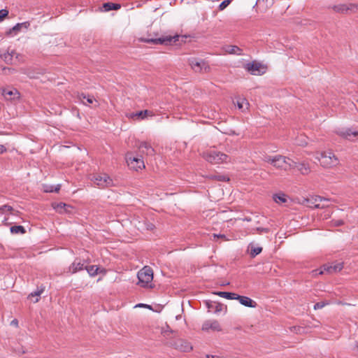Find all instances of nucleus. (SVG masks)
I'll list each match as a JSON object with an SVG mask.
<instances>
[{
    "label": "nucleus",
    "instance_id": "f257e3e1",
    "mask_svg": "<svg viewBox=\"0 0 358 358\" xmlns=\"http://www.w3.org/2000/svg\"><path fill=\"white\" fill-rule=\"evenodd\" d=\"M315 158L320 162L322 166L327 169L334 167L339 164L338 159L330 150L317 153Z\"/></svg>",
    "mask_w": 358,
    "mask_h": 358
},
{
    "label": "nucleus",
    "instance_id": "f03ea898",
    "mask_svg": "<svg viewBox=\"0 0 358 358\" xmlns=\"http://www.w3.org/2000/svg\"><path fill=\"white\" fill-rule=\"evenodd\" d=\"M180 36L176 34L174 36L166 35L162 36L160 37L155 38H143L141 37L138 40L141 42L151 43L153 45H169L175 44L179 38Z\"/></svg>",
    "mask_w": 358,
    "mask_h": 358
},
{
    "label": "nucleus",
    "instance_id": "7ed1b4c3",
    "mask_svg": "<svg viewBox=\"0 0 358 358\" xmlns=\"http://www.w3.org/2000/svg\"><path fill=\"white\" fill-rule=\"evenodd\" d=\"M188 64L195 73H206L210 72V67L208 63L204 59L190 57L187 59Z\"/></svg>",
    "mask_w": 358,
    "mask_h": 358
},
{
    "label": "nucleus",
    "instance_id": "20e7f679",
    "mask_svg": "<svg viewBox=\"0 0 358 358\" xmlns=\"http://www.w3.org/2000/svg\"><path fill=\"white\" fill-rule=\"evenodd\" d=\"M203 157L206 161L211 164L227 162L229 159L228 155L215 150H209L204 152Z\"/></svg>",
    "mask_w": 358,
    "mask_h": 358
},
{
    "label": "nucleus",
    "instance_id": "39448f33",
    "mask_svg": "<svg viewBox=\"0 0 358 358\" xmlns=\"http://www.w3.org/2000/svg\"><path fill=\"white\" fill-rule=\"evenodd\" d=\"M138 284L142 287H148L153 279V272L150 267L144 266L138 273Z\"/></svg>",
    "mask_w": 358,
    "mask_h": 358
},
{
    "label": "nucleus",
    "instance_id": "423d86ee",
    "mask_svg": "<svg viewBox=\"0 0 358 358\" xmlns=\"http://www.w3.org/2000/svg\"><path fill=\"white\" fill-rule=\"evenodd\" d=\"M244 68L250 73L255 76L263 75L266 71V67L257 61L246 64Z\"/></svg>",
    "mask_w": 358,
    "mask_h": 358
},
{
    "label": "nucleus",
    "instance_id": "0eeeda50",
    "mask_svg": "<svg viewBox=\"0 0 358 358\" xmlns=\"http://www.w3.org/2000/svg\"><path fill=\"white\" fill-rule=\"evenodd\" d=\"M305 201L308 207L314 208H324L328 206V204L324 203V202H329V200L320 196H313L306 199Z\"/></svg>",
    "mask_w": 358,
    "mask_h": 358
},
{
    "label": "nucleus",
    "instance_id": "6e6552de",
    "mask_svg": "<svg viewBox=\"0 0 358 358\" xmlns=\"http://www.w3.org/2000/svg\"><path fill=\"white\" fill-rule=\"evenodd\" d=\"M92 181L99 187L104 188L113 185V180L106 173L95 175Z\"/></svg>",
    "mask_w": 358,
    "mask_h": 358
},
{
    "label": "nucleus",
    "instance_id": "1a4fd4ad",
    "mask_svg": "<svg viewBox=\"0 0 358 358\" xmlns=\"http://www.w3.org/2000/svg\"><path fill=\"white\" fill-rule=\"evenodd\" d=\"M343 266L342 263H336L334 265L324 264L320 272L317 273V270H315L313 272V275H322L326 271L328 273H334L340 271L343 268Z\"/></svg>",
    "mask_w": 358,
    "mask_h": 358
},
{
    "label": "nucleus",
    "instance_id": "9d476101",
    "mask_svg": "<svg viewBox=\"0 0 358 358\" xmlns=\"http://www.w3.org/2000/svg\"><path fill=\"white\" fill-rule=\"evenodd\" d=\"M127 162L129 166L136 170L145 167L143 159L139 157H131L128 155H127Z\"/></svg>",
    "mask_w": 358,
    "mask_h": 358
},
{
    "label": "nucleus",
    "instance_id": "9b49d317",
    "mask_svg": "<svg viewBox=\"0 0 358 358\" xmlns=\"http://www.w3.org/2000/svg\"><path fill=\"white\" fill-rule=\"evenodd\" d=\"M213 330L214 331H221L222 328L217 320H206L202 325V330L207 331L208 330Z\"/></svg>",
    "mask_w": 358,
    "mask_h": 358
},
{
    "label": "nucleus",
    "instance_id": "f8f14e48",
    "mask_svg": "<svg viewBox=\"0 0 358 358\" xmlns=\"http://www.w3.org/2000/svg\"><path fill=\"white\" fill-rule=\"evenodd\" d=\"M336 133L340 136L350 141H353L358 136V131H352L350 128L338 130Z\"/></svg>",
    "mask_w": 358,
    "mask_h": 358
},
{
    "label": "nucleus",
    "instance_id": "ddd939ff",
    "mask_svg": "<svg viewBox=\"0 0 358 358\" xmlns=\"http://www.w3.org/2000/svg\"><path fill=\"white\" fill-rule=\"evenodd\" d=\"M138 150L141 152L147 155H153L155 154V150L152 145L146 141H141L138 145Z\"/></svg>",
    "mask_w": 358,
    "mask_h": 358
},
{
    "label": "nucleus",
    "instance_id": "4468645a",
    "mask_svg": "<svg viewBox=\"0 0 358 358\" xmlns=\"http://www.w3.org/2000/svg\"><path fill=\"white\" fill-rule=\"evenodd\" d=\"M235 299L238 300L241 304L246 307L255 308L257 306V303L255 301L245 296L237 294Z\"/></svg>",
    "mask_w": 358,
    "mask_h": 358
},
{
    "label": "nucleus",
    "instance_id": "2eb2a0df",
    "mask_svg": "<svg viewBox=\"0 0 358 358\" xmlns=\"http://www.w3.org/2000/svg\"><path fill=\"white\" fill-rule=\"evenodd\" d=\"M206 306L209 309V311H213L215 313L222 312L224 309L227 310V307L224 306L223 304L217 302H206Z\"/></svg>",
    "mask_w": 358,
    "mask_h": 358
},
{
    "label": "nucleus",
    "instance_id": "dca6fc26",
    "mask_svg": "<svg viewBox=\"0 0 358 358\" xmlns=\"http://www.w3.org/2000/svg\"><path fill=\"white\" fill-rule=\"evenodd\" d=\"M175 348L182 352H189L192 350L191 344L183 340H178L175 343Z\"/></svg>",
    "mask_w": 358,
    "mask_h": 358
},
{
    "label": "nucleus",
    "instance_id": "f3484780",
    "mask_svg": "<svg viewBox=\"0 0 358 358\" xmlns=\"http://www.w3.org/2000/svg\"><path fill=\"white\" fill-rule=\"evenodd\" d=\"M287 163V157L282 155H276L274 159L273 166L276 169L287 170L285 164Z\"/></svg>",
    "mask_w": 358,
    "mask_h": 358
},
{
    "label": "nucleus",
    "instance_id": "a211bd4d",
    "mask_svg": "<svg viewBox=\"0 0 358 358\" xmlns=\"http://www.w3.org/2000/svg\"><path fill=\"white\" fill-rule=\"evenodd\" d=\"M2 95L7 100H12L19 97V93L14 90L3 89L2 90Z\"/></svg>",
    "mask_w": 358,
    "mask_h": 358
},
{
    "label": "nucleus",
    "instance_id": "6ab92c4d",
    "mask_svg": "<svg viewBox=\"0 0 358 358\" xmlns=\"http://www.w3.org/2000/svg\"><path fill=\"white\" fill-rule=\"evenodd\" d=\"M148 115L152 116L153 114L150 110H141V111H138L136 113H131L129 115V117L133 118V119L136 118V119L143 120Z\"/></svg>",
    "mask_w": 358,
    "mask_h": 358
},
{
    "label": "nucleus",
    "instance_id": "aec40b11",
    "mask_svg": "<svg viewBox=\"0 0 358 358\" xmlns=\"http://www.w3.org/2000/svg\"><path fill=\"white\" fill-rule=\"evenodd\" d=\"M85 268L84 264L80 263V262H77L75 260L71 265L69 268V271L71 273H75L79 271H82Z\"/></svg>",
    "mask_w": 358,
    "mask_h": 358
},
{
    "label": "nucleus",
    "instance_id": "412c9836",
    "mask_svg": "<svg viewBox=\"0 0 358 358\" xmlns=\"http://www.w3.org/2000/svg\"><path fill=\"white\" fill-rule=\"evenodd\" d=\"M298 170L300 171V173L303 175H308L310 173V167L308 162H298Z\"/></svg>",
    "mask_w": 358,
    "mask_h": 358
},
{
    "label": "nucleus",
    "instance_id": "4be33fe9",
    "mask_svg": "<svg viewBox=\"0 0 358 358\" xmlns=\"http://www.w3.org/2000/svg\"><path fill=\"white\" fill-rule=\"evenodd\" d=\"M357 7L356 5L350 4L349 6L346 5H338L334 7V10L338 13H346L349 10H353L354 8Z\"/></svg>",
    "mask_w": 358,
    "mask_h": 358
},
{
    "label": "nucleus",
    "instance_id": "5701e85b",
    "mask_svg": "<svg viewBox=\"0 0 358 358\" xmlns=\"http://www.w3.org/2000/svg\"><path fill=\"white\" fill-rule=\"evenodd\" d=\"M207 178L210 180H217V181H229V178L227 176L224 175H220L218 173L216 174H210L207 176Z\"/></svg>",
    "mask_w": 358,
    "mask_h": 358
},
{
    "label": "nucleus",
    "instance_id": "b1692460",
    "mask_svg": "<svg viewBox=\"0 0 358 358\" xmlns=\"http://www.w3.org/2000/svg\"><path fill=\"white\" fill-rule=\"evenodd\" d=\"M103 8H104L105 11H110L112 10H117L121 8V6L119 3L108 2V3H104L103 4Z\"/></svg>",
    "mask_w": 358,
    "mask_h": 358
},
{
    "label": "nucleus",
    "instance_id": "393cba45",
    "mask_svg": "<svg viewBox=\"0 0 358 358\" xmlns=\"http://www.w3.org/2000/svg\"><path fill=\"white\" fill-rule=\"evenodd\" d=\"M273 200L277 203H284L287 201V196L283 193L275 194L273 196Z\"/></svg>",
    "mask_w": 358,
    "mask_h": 358
},
{
    "label": "nucleus",
    "instance_id": "a878e982",
    "mask_svg": "<svg viewBox=\"0 0 358 358\" xmlns=\"http://www.w3.org/2000/svg\"><path fill=\"white\" fill-rule=\"evenodd\" d=\"M236 105L239 109L244 110L248 108L249 103L245 98H238Z\"/></svg>",
    "mask_w": 358,
    "mask_h": 358
},
{
    "label": "nucleus",
    "instance_id": "bb28decb",
    "mask_svg": "<svg viewBox=\"0 0 358 358\" xmlns=\"http://www.w3.org/2000/svg\"><path fill=\"white\" fill-rule=\"evenodd\" d=\"M52 206L56 210V211H57L59 213L67 212L68 210L66 209V208L70 207L69 206H67L64 203H53Z\"/></svg>",
    "mask_w": 358,
    "mask_h": 358
},
{
    "label": "nucleus",
    "instance_id": "cd10ccee",
    "mask_svg": "<svg viewBox=\"0 0 358 358\" xmlns=\"http://www.w3.org/2000/svg\"><path fill=\"white\" fill-rule=\"evenodd\" d=\"M225 51L229 54L241 55L242 50L236 45H229L226 48Z\"/></svg>",
    "mask_w": 358,
    "mask_h": 358
},
{
    "label": "nucleus",
    "instance_id": "c85d7f7f",
    "mask_svg": "<svg viewBox=\"0 0 358 358\" xmlns=\"http://www.w3.org/2000/svg\"><path fill=\"white\" fill-rule=\"evenodd\" d=\"M78 98L80 101H81L84 104H85V103L84 102V100L86 99L87 102L88 103H92L94 101L96 102H97L94 97L92 95H85V94L82 93L80 94H78Z\"/></svg>",
    "mask_w": 358,
    "mask_h": 358
},
{
    "label": "nucleus",
    "instance_id": "c756f323",
    "mask_svg": "<svg viewBox=\"0 0 358 358\" xmlns=\"http://www.w3.org/2000/svg\"><path fill=\"white\" fill-rule=\"evenodd\" d=\"M215 294L221 297H223V298H225L227 299H230V300L235 299L236 296H237V294H236V293L227 292H215Z\"/></svg>",
    "mask_w": 358,
    "mask_h": 358
},
{
    "label": "nucleus",
    "instance_id": "7c9ffc66",
    "mask_svg": "<svg viewBox=\"0 0 358 358\" xmlns=\"http://www.w3.org/2000/svg\"><path fill=\"white\" fill-rule=\"evenodd\" d=\"M85 268L87 270L89 275L92 277L97 275L99 270V268L94 265L85 266Z\"/></svg>",
    "mask_w": 358,
    "mask_h": 358
},
{
    "label": "nucleus",
    "instance_id": "2f4dec72",
    "mask_svg": "<svg viewBox=\"0 0 358 358\" xmlns=\"http://www.w3.org/2000/svg\"><path fill=\"white\" fill-rule=\"evenodd\" d=\"M10 231L12 234H24L26 232L24 227L18 225V226H13L10 227Z\"/></svg>",
    "mask_w": 358,
    "mask_h": 358
},
{
    "label": "nucleus",
    "instance_id": "473e14b6",
    "mask_svg": "<svg viewBox=\"0 0 358 358\" xmlns=\"http://www.w3.org/2000/svg\"><path fill=\"white\" fill-rule=\"evenodd\" d=\"M44 289H45V288H44V287H43V288H41V289H38V290H37V291H35V292H34L31 293V294L29 295L28 298L31 299L32 297L36 296V299L34 301V303L38 302V300H39V298H38V297H39V296H41V294L43 292Z\"/></svg>",
    "mask_w": 358,
    "mask_h": 358
},
{
    "label": "nucleus",
    "instance_id": "72a5a7b5",
    "mask_svg": "<svg viewBox=\"0 0 358 358\" xmlns=\"http://www.w3.org/2000/svg\"><path fill=\"white\" fill-rule=\"evenodd\" d=\"M22 24H23L17 23L7 32V34H11L12 32H14L15 34H16L17 32H19L21 30Z\"/></svg>",
    "mask_w": 358,
    "mask_h": 358
},
{
    "label": "nucleus",
    "instance_id": "f704fd0d",
    "mask_svg": "<svg viewBox=\"0 0 358 358\" xmlns=\"http://www.w3.org/2000/svg\"><path fill=\"white\" fill-rule=\"evenodd\" d=\"M287 165L289 169H294L298 167V162H294L289 158L287 157V163L285 164V166Z\"/></svg>",
    "mask_w": 358,
    "mask_h": 358
},
{
    "label": "nucleus",
    "instance_id": "c9c22d12",
    "mask_svg": "<svg viewBox=\"0 0 358 358\" xmlns=\"http://www.w3.org/2000/svg\"><path fill=\"white\" fill-rule=\"evenodd\" d=\"M231 2V0H224L219 5V10H223L225 9Z\"/></svg>",
    "mask_w": 358,
    "mask_h": 358
},
{
    "label": "nucleus",
    "instance_id": "e433bc0d",
    "mask_svg": "<svg viewBox=\"0 0 358 358\" xmlns=\"http://www.w3.org/2000/svg\"><path fill=\"white\" fill-rule=\"evenodd\" d=\"M262 251V248L257 247L251 250L250 255L252 257H255Z\"/></svg>",
    "mask_w": 358,
    "mask_h": 358
},
{
    "label": "nucleus",
    "instance_id": "4c0bfd02",
    "mask_svg": "<svg viewBox=\"0 0 358 358\" xmlns=\"http://www.w3.org/2000/svg\"><path fill=\"white\" fill-rule=\"evenodd\" d=\"M328 304H329V302H325V301L317 302L314 305V309L317 310V309L322 308L323 307H324L326 305H328Z\"/></svg>",
    "mask_w": 358,
    "mask_h": 358
},
{
    "label": "nucleus",
    "instance_id": "58836bf2",
    "mask_svg": "<svg viewBox=\"0 0 358 358\" xmlns=\"http://www.w3.org/2000/svg\"><path fill=\"white\" fill-rule=\"evenodd\" d=\"M8 15V10L6 9L0 10V22L3 21Z\"/></svg>",
    "mask_w": 358,
    "mask_h": 358
},
{
    "label": "nucleus",
    "instance_id": "ea45409f",
    "mask_svg": "<svg viewBox=\"0 0 358 358\" xmlns=\"http://www.w3.org/2000/svg\"><path fill=\"white\" fill-rule=\"evenodd\" d=\"M10 51L8 50L6 52H4L3 54H1V57L6 62H10L11 60H9V58L10 57Z\"/></svg>",
    "mask_w": 358,
    "mask_h": 358
},
{
    "label": "nucleus",
    "instance_id": "a19ab883",
    "mask_svg": "<svg viewBox=\"0 0 358 358\" xmlns=\"http://www.w3.org/2000/svg\"><path fill=\"white\" fill-rule=\"evenodd\" d=\"M5 210L11 212L13 210V208L12 206H8V205H3L0 207V211L3 212Z\"/></svg>",
    "mask_w": 358,
    "mask_h": 358
},
{
    "label": "nucleus",
    "instance_id": "79ce46f5",
    "mask_svg": "<svg viewBox=\"0 0 358 358\" xmlns=\"http://www.w3.org/2000/svg\"><path fill=\"white\" fill-rule=\"evenodd\" d=\"M275 159V156L274 157H271V156H266L264 158V161L266 162H268L271 164H272L273 166V164H274V159Z\"/></svg>",
    "mask_w": 358,
    "mask_h": 358
},
{
    "label": "nucleus",
    "instance_id": "37998d69",
    "mask_svg": "<svg viewBox=\"0 0 358 358\" xmlns=\"http://www.w3.org/2000/svg\"><path fill=\"white\" fill-rule=\"evenodd\" d=\"M256 230L258 231L259 234L268 233L270 231V229L268 228H263V227H257L256 229Z\"/></svg>",
    "mask_w": 358,
    "mask_h": 358
},
{
    "label": "nucleus",
    "instance_id": "c03bdc74",
    "mask_svg": "<svg viewBox=\"0 0 358 358\" xmlns=\"http://www.w3.org/2000/svg\"><path fill=\"white\" fill-rule=\"evenodd\" d=\"M213 237H214V238H222V239H223L224 241H228V240H229L224 234H213Z\"/></svg>",
    "mask_w": 358,
    "mask_h": 358
},
{
    "label": "nucleus",
    "instance_id": "a18cd8bd",
    "mask_svg": "<svg viewBox=\"0 0 358 358\" xmlns=\"http://www.w3.org/2000/svg\"><path fill=\"white\" fill-rule=\"evenodd\" d=\"M22 24H23L22 25V28L28 29V27L30 26V23L29 22H22Z\"/></svg>",
    "mask_w": 358,
    "mask_h": 358
},
{
    "label": "nucleus",
    "instance_id": "49530a36",
    "mask_svg": "<svg viewBox=\"0 0 358 358\" xmlns=\"http://www.w3.org/2000/svg\"><path fill=\"white\" fill-rule=\"evenodd\" d=\"M6 150H6V148H5V146H4V145H0V154H3V153L6 152Z\"/></svg>",
    "mask_w": 358,
    "mask_h": 358
},
{
    "label": "nucleus",
    "instance_id": "de8ad7c7",
    "mask_svg": "<svg viewBox=\"0 0 358 358\" xmlns=\"http://www.w3.org/2000/svg\"><path fill=\"white\" fill-rule=\"evenodd\" d=\"M154 225L152 224V223H149L148 225H147V229L148 230H152L154 229Z\"/></svg>",
    "mask_w": 358,
    "mask_h": 358
},
{
    "label": "nucleus",
    "instance_id": "09e8293b",
    "mask_svg": "<svg viewBox=\"0 0 358 358\" xmlns=\"http://www.w3.org/2000/svg\"><path fill=\"white\" fill-rule=\"evenodd\" d=\"M24 73H26L30 78H36L34 74H32V73L25 72Z\"/></svg>",
    "mask_w": 358,
    "mask_h": 358
},
{
    "label": "nucleus",
    "instance_id": "8fccbe9b",
    "mask_svg": "<svg viewBox=\"0 0 358 358\" xmlns=\"http://www.w3.org/2000/svg\"><path fill=\"white\" fill-rule=\"evenodd\" d=\"M12 325H15V326H17L18 325V321L17 319H14L13 320L11 321V323H10Z\"/></svg>",
    "mask_w": 358,
    "mask_h": 358
},
{
    "label": "nucleus",
    "instance_id": "3c124183",
    "mask_svg": "<svg viewBox=\"0 0 358 358\" xmlns=\"http://www.w3.org/2000/svg\"><path fill=\"white\" fill-rule=\"evenodd\" d=\"M206 358H222L221 357L211 355H206Z\"/></svg>",
    "mask_w": 358,
    "mask_h": 358
},
{
    "label": "nucleus",
    "instance_id": "603ef678",
    "mask_svg": "<svg viewBox=\"0 0 358 358\" xmlns=\"http://www.w3.org/2000/svg\"><path fill=\"white\" fill-rule=\"evenodd\" d=\"M10 57L9 58V60H12V57L16 54V52L15 50H11L10 52Z\"/></svg>",
    "mask_w": 358,
    "mask_h": 358
},
{
    "label": "nucleus",
    "instance_id": "864d4df0",
    "mask_svg": "<svg viewBox=\"0 0 358 358\" xmlns=\"http://www.w3.org/2000/svg\"><path fill=\"white\" fill-rule=\"evenodd\" d=\"M343 224V222L340 220V221H338V222H337V224H337L338 226H340V225H342Z\"/></svg>",
    "mask_w": 358,
    "mask_h": 358
},
{
    "label": "nucleus",
    "instance_id": "5fc2aeb1",
    "mask_svg": "<svg viewBox=\"0 0 358 358\" xmlns=\"http://www.w3.org/2000/svg\"><path fill=\"white\" fill-rule=\"evenodd\" d=\"M60 189V186L59 185L58 187H57L55 189V192H57Z\"/></svg>",
    "mask_w": 358,
    "mask_h": 358
},
{
    "label": "nucleus",
    "instance_id": "6e6d98bb",
    "mask_svg": "<svg viewBox=\"0 0 358 358\" xmlns=\"http://www.w3.org/2000/svg\"><path fill=\"white\" fill-rule=\"evenodd\" d=\"M136 306L143 307V306H145V305L143 303H140V304L137 305Z\"/></svg>",
    "mask_w": 358,
    "mask_h": 358
},
{
    "label": "nucleus",
    "instance_id": "4d7b16f0",
    "mask_svg": "<svg viewBox=\"0 0 358 358\" xmlns=\"http://www.w3.org/2000/svg\"><path fill=\"white\" fill-rule=\"evenodd\" d=\"M357 6V7H355V8H358V5H357V6Z\"/></svg>",
    "mask_w": 358,
    "mask_h": 358
},
{
    "label": "nucleus",
    "instance_id": "13d9d810",
    "mask_svg": "<svg viewBox=\"0 0 358 358\" xmlns=\"http://www.w3.org/2000/svg\"><path fill=\"white\" fill-rule=\"evenodd\" d=\"M357 73H358V68H357Z\"/></svg>",
    "mask_w": 358,
    "mask_h": 358
}]
</instances>
